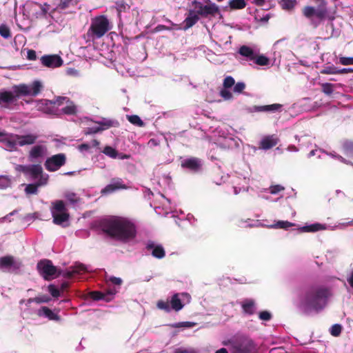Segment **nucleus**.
<instances>
[{
	"label": "nucleus",
	"mask_w": 353,
	"mask_h": 353,
	"mask_svg": "<svg viewBox=\"0 0 353 353\" xmlns=\"http://www.w3.org/2000/svg\"><path fill=\"white\" fill-rule=\"evenodd\" d=\"M101 227L110 237L123 243H128L137 236V227L128 218L114 216L103 221Z\"/></svg>",
	"instance_id": "obj_1"
},
{
	"label": "nucleus",
	"mask_w": 353,
	"mask_h": 353,
	"mask_svg": "<svg viewBox=\"0 0 353 353\" xmlns=\"http://www.w3.org/2000/svg\"><path fill=\"white\" fill-rule=\"evenodd\" d=\"M332 295V290L329 287L312 286L305 291L299 303V309L307 315L312 312L318 313L326 307L328 299Z\"/></svg>",
	"instance_id": "obj_2"
},
{
	"label": "nucleus",
	"mask_w": 353,
	"mask_h": 353,
	"mask_svg": "<svg viewBox=\"0 0 353 353\" xmlns=\"http://www.w3.org/2000/svg\"><path fill=\"white\" fill-rule=\"evenodd\" d=\"M111 29L112 25L106 16H96L91 20L87 35L92 40L98 39L103 37Z\"/></svg>",
	"instance_id": "obj_3"
},
{
	"label": "nucleus",
	"mask_w": 353,
	"mask_h": 353,
	"mask_svg": "<svg viewBox=\"0 0 353 353\" xmlns=\"http://www.w3.org/2000/svg\"><path fill=\"white\" fill-rule=\"evenodd\" d=\"M233 87V92L240 94L243 92V82L235 83L234 79L231 76L226 77L223 83V88L221 89L219 94L224 100H230L233 98V94L230 88Z\"/></svg>",
	"instance_id": "obj_4"
},
{
	"label": "nucleus",
	"mask_w": 353,
	"mask_h": 353,
	"mask_svg": "<svg viewBox=\"0 0 353 353\" xmlns=\"http://www.w3.org/2000/svg\"><path fill=\"white\" fill-rule=\"evenodd\" d=\"M51 209V213L53 218V223L58 225L65 226L63 223L68 221L70 214L65 207L64 202L61 200L54 201Z\"/></svg>",
	"instance_id": "obj_5"
},
{
	"label": "nucleus",
	"mask_w": 353,
	"mask_h": 353,
	"mask_svg": "<svg viewBox=\"0 0 353 353\" xmlns=\"http://www.w3.org/2000/svg\"><path fill=\"white\" fill-rule=\"evenodd\" d=\"M244 61L250 62V65L256 64L260 66L269 65L270 59L266 56L261 54L259 50H254L244 46Z\"/></svg>",
	"instance_id": "obj_6"
},
{
	"label": "nucleus",
	"mask_w": 353,
	"mask_h": 353,
	"mask_svg": "<svg viewBox=\"0 0 353 353\" xmlns=\"http://www.w3.org/2000/svg\"><path fill=\"white\" fill-rule=\"evenodd\" d=\"M39 274L46 281H50L54 277H57L61 274H57V268L53 265L52 262L49 259H43L38 262L37 265Z\"/></svg>",
	"instance_id": "obj_7"
},
{
	"label": "nucleus",
	"mask_w": 353,
	"mask_h": 353,
	"mask_svg": "<svg viewBox=\"0 0 353 353\" xmlns=\"http://www.w3.org/2000/svg\"><path fill=\"white\" fill-rule=\"evenodd\" d=\"M181 296L188 295L186 293L181 294ZM180 294L176 293L172 297L170 300V303L168 301H165L163 300H159L157 303V307L159 310H162L166 312H170L171 310H173L176 312L181 310L184 305L182 303L181 299L179 298Z\"/></svg>",
	"instance_id": "obj_8"
},
{
	"label": "nucleus",
	"mask_w": 353,
	"mask_h": 353,
	"mask_svg": "<svg viewBox=\"0 0 353 353\" xmlns=\"http://www.w3.org/2000/svg\"><path fill=\"white\" fill-rule=\"evenodd\" d=\"M66 163V156L64 153H59L48 158L45 161L44 166L49 172L57 171Z\"/></svg>",
	"instance_id": "obj_9"
},
{
	"label": "nucleus",
	"mask_w": 353,
	"mask_h": 353,
	"mask_svg": "<svg viewBox=\"0 0 353 353\" xmlns=\"http://www.w3.org/2000/svg\"><path fill=\"white\" fill-rule=\"evenodd\" d=\"M327 13L326 3L324 1L317 9L309 6H305L303 9V15L308 19L315 15L318 19L322 20L325 18Z\"/></svg>",
	"instance_id": "obj_10"
},
{
	"label": "nucleus",
	"mask_w": 353,
	"mask_h": 353,
	"mask_svg": "<svg viewBox=\"0 0 353 353\" xmlns=\"http://www.w3.org/2000/svg\"><path fill=\"white\" fill-rule=\"evenodd\" d=\"M21 263L16 262L12 256L8 255L0 257V269L3 271H17L21 268Z\"/></svg>",
	"instance_id": "obj_11"
},
{
	"label": "nucleus",
	"mask_w": 353,
	"mask_h": 353,
	"mask_svg": "<svg viewBox=\"0 0 353 353\" xmlns=\"http://www.w3.org/2000/svg\"><path fill=\"white\" fill-rule=\"evenodd\" d=\"M128 186L124 183L122 179L114 178L111 180V183L107 185L101 190L102 194H112L119 190H125Z\"/></svg>",
	"instance_id": "obj_12"
},
{
	"label": "nucleus",
	"mask_w": 353,
	"mask_h": 353,
	"mask_svg": "<svg viewBox=\"0 0 353 353\" xmlns=\"http://www.w3.org/2000/svg\"><path fill=\"white\" fill-rule=\"evenodd\" d=\"M41 64L47 68H55L63 65V60L57 54L43 55L40 59Z\"/></svg>",
	"instance_id": "obj_13"
},
{
	"label": "nucleus",
	"mask_w": 353,
	"mask_h": 353,
	"mask_svg": "<svg viewBox=\"0 0 353 353\" xmlns=\"http://www.w3.org/2000/svg\"><path fill=\"white\" fill-rule=\"evenodd\" d=\"M15 134H8L6 132H0V143L3 144V148L9 151L16 150V146L18 144L17 139L12 137Z\"/></svg>",
	"instance_id": "obj_14"
},
{
	"label": "nucleus",
	"mask_w": 353,
	"mask_h": 353,
	"mask_svg": "<svg viewBox=\"0 0 353 353\" xmlns=\"http://www.w3.org/2000/svg\"><path fill=\"white\" fill-rule=\"evenodd\" d=\"M47 154V148L43 145H36L33 146L28 153V159L30 161H39L43 159Z\"/></svg>",
	"instance_id": "obj_15"
},
{
	"label": "nucleus",
	"mask_w": 353,
	"mask_h": 353,
	"mask_svg": "<svg viewBox=\"0 0 353 353\" xmlns=\"http://www.w3.org/2000/svg\"><path fill=\"white\" fill-rule=\"evenodd\" d=\"M19 170L26 174H30L33 179H37L43 174V168L39 164L20 165Z\"/></svg>",
	"instance_id": "obj_16"
},
{
	"label": "nucleus",
	"mask_w": 353,
	"mask_h": 353,
	"mask_svg": "<svg viewBox=\"0 0 353 353\" xmlns=\"http://www.w3.org/2000/svg\"><path fill=\"white\" fill-rule=\"evenodd\" d=\"M117 290L113 288L109 290L107 292H101L99 291H92L89 293L90 297L94 301L104 300L110 302L112 300L114 295L117 293Z\"/></svg>",
	"instance_id": "obj_17"
},
{
	"label": "nucleus",
	"mask_w": 353,
	"mask_h": 353,
	"mask_svg": "<svg viewBox=\"0 0 353 353\" xmlns=\"http://www.w3.org/2000/svg\"><path fill=\"white\" fill-rule=\"evenodd\" d=\"M279 142V138L276 134L265 136L259 143L260 149L267 150L276 146Z\"/></svg>",
	"instance_id": "obj_18"
},
{
	"label": "nucleus",
	"mask_w": 353,
	"mask_h": 353,
	"mask_svg": "<svg viewBox=\"0 0 353 353\" xmlns=\"http://www.w3.org/2000/svg\"><path fill=\"white\" fill-rule=\"evenodd\" d=\"M225 345H230L232 353H243V338L234 336L224 343Z\"/></svg>",
	"instance_id": "obj_19"
},
{
	"label": "nucleus",
	"mask_w": 353,
	"mask_h": 353,
	"mask_svg": "<svg viewBox=\"0 0 353 353\" xmlns=\"http://www.w3.org/2000/svg\"><path fill=\"white\" fill-rule=\"evenodd\" d=\"M201 165V161L196 157L186 159L181 162L182 168L188 169L193 172L198 171L200 169Z\"/></svg>",
	"instance_id": "obj_20"
},
{
	"label": "nucleus",
	"mask_w": 353,
	"mask_h": 353,
	"mask_svg": "<svg viewBox=\"0 0 353 353\" xmlns=\"http://www.w3.org/2000/svg\"><path fill=\"white\" fill-rule=\"evenodd\" d=\"M12 137H15L17 139L19 145L24 146L26 145H32L34 143L38 138V136L33 134L26 135L15 134Z\"/></svg>",
	"instance_id": "obj_21"
},
{
	"label": "nucleus",
	"mask_w": 353,
	"mask_h": 353,
	"mask_svg": "<svg viewBox=\"0 0 353 353\" xmlns=\"http://www.w3.org/2000/svg\"><path fill=\"white\" fill-rule=\"evenodd\" d=\"M86 267L82 263L76 264L70 268L68 270L63 274V276L68 279L72 278L74 275L86 272Z\"/></svg>",
	"instance_id": "obj_22"
},
{
	"label": "nucleus",
	"mask_w": 353,
	"mask_h": 353,
	"mask_svg": "<svg viewBox=\"0 0 353 353\" xmlns=\"http://www.w3.org/2000/svg\"><path fill=\"white\" fill-rule=\"evenodd\" d=\"M38 315L44 316L51 321H59L61 320V317L58 313L54 312L52 310L46 306H43L41 307V309L38 311Z\"/></svg>",
	"instance_id": "obj_23"
},
{
	"label": "nucleus",
	"mask_w": 353,
	"mask_h": 353,
	"mask_svg": "<svg viewBox=\"0 0 353 353\" xmlns=\"http://www.w3.org/2000/svg\"><path fill=\"white\" fill-rule=\"evenodd\" d=\"M199 20L198 14H195L194 11L189 10L187 17L183 21L184 26L183 29L187 30L195 25Z\"/></svg>",
	"instance_id": "obj_24"
},
{
	"label": "nucleus",
	"mask_w": 353,
	"mask_h": 353,
	"mask_svg": "<svg viewBox=\"0 0 353 353\" xmlns=\"http://www.w3.org/2000/svg\"><path fill=\"white\" fill-rule=\"evenodd\" d=\"M259 345L251 338L244 337V353H257Z\"/></svg>",
	"instance_id": "obj_25"
},
{
	"label": "nucleus",
	"mask_w": 353,
	"mask_h": 353,
	"mask_svg": "<svg viewBox=\"0 0 353 353\" xmlns=\"http://www.w3.org/2000/svg\"><path fill=\"white\" fill-rule=\"evenodd\" d=\"M219 12V7L215 3H211L203 6L202 13L200 16L202 17H208V16H214Z\"/></svg>",
	"instance_id": "obj_26"
},
{
	"label": "nucleus",
	"mask_w": 353,
	"mask_h": 353,
	"mask_svg": "<svg viewBox=\"0 0 353 353\" xmlns=\"http://www.w3.org/2000/svg\"><path fill=\"white\" fill-rule=\"evenodd\" d=\"M282 108V105L279 103H274L271 105H255L253 107V109L256 112H278L281 111Z\"/></svg>",
	"instance_id": "obj_27"
},
{
	"label": "nucleus",
	"mask_w": 353,
	"mask_h": 353,
	"mask_svg": "<svg viewBox=\"0 0 353 353\" xmlns=\"http://www.w3.org/2000/svg\"><path fill=\"white\" fill-rule=\"evenodd\" d=\"M16 101V96L10 91H4L0 93V104L11 103Z\"/></svg>",
	"instance_id": "obj_28"
},
{
	"label": "nucleus",
	"mask_w": 353,
	"mask_h": 353,
	"mask_svg": "<svg viewBox=\"0 0 353 353\" xmlns=\"http://www.w3.org/2000/svg\"><path fill=\"white\" fill-rule=\"evenodd\" d=\"M115 8L117 11L118 17L121 19L122 12H126L130 9V5L123 0H118L115 2Z\"/></svg>",
	"instance_id": "obj_29"
},
{
	"label": "nucleus",
	"mask_w": 353,
	"mask_h": 353,
	"mask_svg": "<svg viewBox=\"0 0 353 353\" xmlns=\"http://www.w3.org/2000/svg\"><path fill=\"white\" fill-rule=\"evenodd\" d=\"M14 92L16 93V97L21 95H30V88L26 84H20L19 85L14 86Z\"/></svg>",
	"instance_id": "obj_30"
},
{
	"label": "nucleus",
	"mask_w": 353,
	"mask_h": 353,
	"mask_svg": "<svg viewBox=\"0 0 353 353\" xmlns=\"http://www.w3.org/2000/svg\"><path fill=\"white\" fill-rule=\"evenodd\" d=\"M255 303L252 299L244 300V313L254 314L256 313Z\"/></svg>",
	"instance_id": "obj_31"
},
{
	"label": "nucleus",
	"mask_w": 353,
	"mask_h": 353,
	"mask_svg": "<svg viewBox=\"0 0 353 353\" xmlns=\"http://www.w3.org/2000/svg\"><path fill=\"white\" fill-rule=\"evenodd\" d=\"M341 145L345 154H353V141L345 139L342 141Z\"/></svg>",
	"instance_id": "obj_32"
},
{
	"label": "nucleus",
	"mask_w": 353,
	"mask_h": 353,
	"mask_svg": "<svg viewBox=\"0 0 353 353\" xmlns=\"http://www.w3.org/2000/svg\"><path fill=\"white\" fill-rule=\"evenodd\" d=\"M323 228V225L320 223H314L310 225L303 226L301 228L302 232H314L321 230Z\"/></svg>",
	"instance_id": "obj_33"
},
{
	"label": "nucleus",
	"mask_w": 353,
	"mask_h": 353,
	"mask_svg": "<svg viewBox=\"0 0 353 353\" xmlns=\"http://www.w3.org/2000/svg\"><path fill=\"white\" fill-rule=\"evenodd\" d=\"M152 255L157 259H163L165 255V252L162 245H158L152 252Z\"/></svg>",
	"instance_id": "obj_34"
},
{
	"label": "nucleus",
	"mask_w": 353,
	"mask_h": 353,
	"mask_svg": "<svg viewBox=\"0 0 353 353\" xmlns=\"http://www.w3.org/2000/svg\"><path fill=\"white\" fill-rule=\"evenodd\" d=\"M101 125L103 127H97V128H88V131L86 132V134L97 133V132H99L100 131H102V130H103L105 129H108V128H109L110 127L112 126L110 121L103 123L101 124Z\"/></svg>",
	"instance_id": "obj_35"
},
{
	"label": "nucleus",
	"mask_w": 353,
	"mask_h": 353,
	"mask_svg": "<svg viewBox=\"0 0 353 353\" xmlns=\"http://www.w3.org/2000/svg\"><path fill=\"white\" fill-rule=\"evenodd\" d=\"M30 88V95L31 96H37L41 90L42 85L41 83L38 81H34L31 86Z\"/></svg>",
	"instance_id": "obj_36"
},
{
	"label": "nucleus",
	"mask_w": 353,
	"mask_h": 353,
	"mask_svg": "<svg viewBox=\"0 0 353 353\" xmlns=\"http://www.w3.org/2000/svg\"><path fill=\"white\" fill-rule=\"evenodd\" d=\"M196 325L194 322H190V321H184V322H179L175 323L173 324H170V326L173 328H179V327H184V328H191L193 327Z\"/></svg>",
	"instance_id": "obj_37"
},
{
	"label": "nucleus",
	"mask_w": 353,
	"mask_h": 353,
	"mask_svg": "<svg viewBox=\"0 0 353 353\" xmlns=\"http://www.w3.org/2000/svg\"><path fill=\"white\" fill-rule=\"evenodd\" d=\"M127 119L132 124L134 125L139 127L144 126V122L138 115H128Z\"/></svg>",
	"instance_id": "obj_38"
},
{
	"label": "nucleus",
	"mask_w": 353,
	"mask_h": 353,
	"mask_svg": "<svg viewBox=\"0 0 353 353\" xmlns=\"http://www.w3.org/2000/svg\"><path fill=\"white\" fill-rule=\"evenodd\" d=\"M192 6L193 7L192 10H190V11H194L195 14H198L199 17L201 14L202 13L203 5L201 2L198 1L197 0H194L192 2Z\"/></svg>",
	"instance_id": "obj_39"
},
{
	"label": "nucleus",
	"mask_w": 353,
	"mask_h": 353,
	"mask_svg": "<svg viewBox=\"0 0 353 353\" xmlns=\"http://www.w3.org/2000/svg\"><path fill=\"white\" fill-rule=\"evenodd\" d=\"M103 152L105 155H107L112 159H116L118 156L117 150L111 146H105L103 150Z\"/></svg>",
	"instance_id": "obj_40"
},
{
	"label": "nucleus",
	"mask_w": 353,
	"mask_h": 353,
	"mask_svg": "<svg viewBox=\"0 0 353 353\" xmlns=\"http://www.w3.org/2000/svg\"><path fill=\"white\" fill-rule=\"evenodd\" d=\"M280 3H281V6L283 9L291 10L296 4V0H281Z\"/></svg>",
	"instance_id": "obj_41"
},
{
	"label": "nucleus",
	"mask_w": 353,
	"mask_h": 353,
	"mask_svg": "<svg viewBox=\"0 0 353 353\" xmlns=\"http://www.w3.org/2000/svg\"><path fill=\"white\" fill-rule=\"evenodd\" d=\"M0 35L4 39H8L11 37V32L9 27L6 24L0 26Z\"/></svg>",
	"instance_id": "obj_42"
},
{
	"label": "nucleus",
	"mask_w": 353,
	"mask_h": 353,
	"mask_svg": "<svg viewBox=\"0 0 353 353\" xmlns=\"http://www.w3.org/2000/svg\"><path fill=\"white\" fill-rule=\"evenodd\" d=\"M322 92L326 95H330L334 91V85L330 83H325L321 85Z\"/></svg>",
	"instance_id": "obj_43"
},
{
	"label": "nucleus",
	"mask_w": 353,
	"mask_h": 353,
	"mask_svg": "<svg viewBox=\"0 0 353 353\" xmlns=\"http://www.w3.org/2000/svg\"><path fill=\"white\" fill-rule=\"evenodd\" d=\"M62 111L65 114L72 115L76 113L77 108L73 103L70 102L69 105L62 109Z\"/></svg>",
	"instance_id": "obj_44"
},
{
	"label": "nucleus",
	"mask_w": 353,
	"mask_h": 353,
	"mask_svg": "<svg viewBox=\"0 0 353 353\" xmlns=\"http://www.w3.org/2000/svg\"><path fill=\"white\" fill-rule=\"evenodd\" d=\"M10 179L7 176H0V188L6 189L10 186Z\"/></svg>",
	"instance_id": "obj_45"
},
{
	"label": "nucleus",
	"mask_w": 353,
	"mask_h": 353,
	"mask_svg": "<svg viewBox=\"0 0 353 353\" xmlns=\"http://www.w3.org/2000/svg\"><path fill=\"white\" fill-rule=\"evenodd\" d=\"M259 318L261 321H269L272 319V315L269 311L264 310L259 313Z\"/></svg>",
	"instance_id": "obj_46"
},
{
	"label": "nucleus",
	"mask_w": 353,
	"mask_h": 353,
	"mask_svg": "<svg viewBox=\"0 0 353 353\" xmlns=\"http://www.w3.org/2000/svg\"><path fill=\"white\" fill-rule=\"evenodd\" d=\"M342 331V326L340 324H334L332 326L330 334L333 336H339Z\"/></svg>",
	"instance_id": "obj_47"
},
{
	"label": "nucleus",
	"mask_w": 353,
	"mask_h": 353,
	"mask_svg": "<svg viewBox=\"0 0 353 353\" xmlns=\"http://www.w3.org/2000/svg\"><path fill=\"white\" fill-rule=\"evenodd\" d=\"M39 185V184L38 183L28 184L26 186L25 191L27 194H37Z\"/></svg>",
	"instance_id": "obj_48"
},
{
	"label": "nucleus",
	"mask_w": 353,
	"mask_h": 353,
	"mask_svg": "<svg viewBox=\"0 0 353 353\" xmlns=\"http://www.w3.org/2000/svg\"><path fill=\"white\" fill-rule=\"evenodd\" d=\"M65 198L71 204L77 203L79 201V198L75 193L69 192L65 194Z\"/></svg>",
	"instance_id": "obj_49"
},
{
	"label": "nucleus",
	"mask_w": 353,
	"mask_h": 353,
	"mask_svg": "<svg viewBox=\"0 0 353 353\" xmlns=\"http://www.w3.org/2000/svg\"><path fill=\"white\" fill-rule=\"evenodd\" d=\"M65 101L68 102L69 99L65 97H58L55 99L50 101V104H53L54 105L59 106V105L63 104V103Z\"/></svg>",
	"instance_id": "obj_50"
},
{
	"label": "nucleus",
	"mask_w": 353,
	"mask_h": 353,
	"mask_svg": "<svg viewBox=\"0 0 353 353\" xmlns=\"http://www.w3.org/2000/svg\"><path fill=\"white\" fill-rule=\"evenodd\" d=\"M229 5L231 9L243 8V0H230Z\"/></svg>",
	"instance_id": "obj_51"
},
{
	"label": "nucleus",
	"mask_w": 353,
	"mask_h": 353,
	"mask_svg": "<svg viewBox=\"0 0 353 353\" xmlns=\"http://www.w3.org/2000/svg\"><path fill=\"white\" fill-rule=\"evenodd\" d=\"M48 292L54 298H57L60 296V290L52 284L48 285Z\"/></svg>",
	"instance_id": "obj_52"
},
{
	"label": "nucleus",
	"mask_w": 353,
	"mask_h": 353,
	"mask_svg": "<svg viewBox=\"0 0 353 353\" xmlns=\"http://www.w3.org/2000/svg\"><path fill=\"white\" fill-rule=\"evenodd\" d=\"M284 187L281 185H274L270 187V192L272 194H276L284 190Z\"/></svg>",
	"instance_id": "obj_53"
},
{
	"label": "nucleus",
	"mask_w": 353,
	"mask_h": 353,
	"mask_svg": "<svg viewBox=\"0 0 353 353\" xmlns=\"http://www.w3.org/2000/svg\"><path fill=\"white\" fill-rule=\"evenodd\" d=\"M276 225L279 228L287 229L291 226H293L294 223L289 222L288 221H280L277 222Z\"/></svg>",
	"instance_id": "obj_54"
},
{
	"label": "nucleus",
	"mask_w": 353,
	"mask_h": 353,
	"mask_svg": "<svg viewBox=\"0 0 353 353\" xmlns=\"http://www.w3.org/2000/svg\"><path fill=\"white\" fill-rule=\"evenodd\" d=\"M174 353H198V352L193 348L179 347V348L175 349Z\"/></svg>",
	"instance_id": "obj_55"
},
{
	"label": "nucleus",
	"mask_w": 353,
	"mask_h": 353,
	"mask_svg": "<svg viewBox=\"0 0 353 353\" xmlns=\"http://www.w3.org/2000/svg\"><path fill=\"white\" fill-rule=\"evenodd\" d=\"M322 74H338V70L335 67H328L321 71Z\"/></svg>",
	"instance_id": "obj_56"
},
{
	"label": "nucleus",
	"mask_w": 353,
	"mask_h": 353,
	"mask_svg": "<svg viewBox=\"0 0 353 353\" xmlns=\"http://www.w3.org/2000/svg\"><path fill=\"white\" fill-rule=\"evenodd\" d=\"M339 61L343 65H353V57H341Z\"/></svg>",
	"instance_id": "obj_57"
},
{
	"label": "nucleus",
	"mask_w": 353,
	"mask_h": 353,
	"mask_svg": "<svg viewBox=\"0 0 353 353\" xmlns=\"http://www.w3.org/2000/svg\"><path fill=\"white\" fill-rule=\"evenodd\" d=\"M34 302L37 303H48L50 301V299L46 296L43 295L41 296H37L34 298Z\"/></svg>",
	"instance_id": "obj_58"
},
{
	"label": "nucleus",
	"mask_w": 353,
	"mask_h": 353,
	"mask_svg": "<svg viewBox=\"0 0 353 353\" xmlns=\"http://www.w3.org/2000/svg\"><path fill=\"white\" fill-rule=\"evenodd\" d=\"M38 5L41 10V13L43 16H46L49 10L50 6L47 3H44L43 5L37 3Z\"/></svg>",
	"instance_id": "obj_59"
},
{
	"label": "nucleus",
	"mask_w": 353,
	"mask_h": 353,
	"mask_svg": "<svg viewBox=\"0 0 353 353\" xmlns=\"http://www.w3.org/2000/svg\"><path fill=\"white\" fill-rule=\"evenodd\" d=\"M109 281L114 285H121V283H122V280L121 278H119V277H115V276H111L110 279H109Z\"/></svg>",
	"instance_id": "obj_60"
},
{
	"label": "nucleus",
	"mask_w": 353,
	"mask_h": 353,
	"mask_svg": "<svg viewBox=\"0 0 353 353\" xmlns=\"http://www.w3.org/2000/svg\"><path fill=\"white\" fill-rule=\"evenodd\" d=\"M28 59L29 60H36V59H37L36 52L33 50H29L28 51Z\"/></svg>",
	"instance_id": "obj_61"
},
{
	"label": "nucleus",
	"mask_w": 353,
	"mask_h": 353,
	"mask_svg": "<svg viewBox=\"0 0 353 353\" xmlns=\"http://www.w3.org/2000/svg\"><path fill=\"white\" fill-rule=\"evenodd\" d=\"M78 148L81 152L88 151L90 150V146L88 143H82L78 146Z\"/></svg>",
	"instance_id": "obj_62"
},
{
	"label": "nucleus",
	"mask_w": 353,
	"mask_h": 353,
	"mask_svg": "<svg viewBox=\"0 0 353 353\" xmlns=\"http://www.w3.org/2000/svg\"><path fill=\"white\" fill-rule=\"evenodd\" d=\"M332 156L337 159L338 160H339L341 162L343 163H345V164H349L348 161L344 159L343 157H341V155H339V154H332Z\"/></svg>",
	"instance_id": "obj_63"
},
{
	"label": "nucleus",
	"mask_w": 353,
	"mask_h": 353,
	"mask_svg": "<svg viewBox=\"0 0 353 353\" xmlns=\"http://www.w3.org/2000/svg\"><path fill=\"white\" fill-rule=\"evenodd\" d=\"M349 285L353 289V270L352 271L350 276L347 279Z\"/></svg>",
	"instance_id": "obj_64"
}]
</instances>
